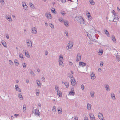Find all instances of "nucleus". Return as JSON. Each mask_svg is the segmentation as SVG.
I'll return each instance as SVG.
<instances>
[{
    "instance_id": "46",
    "label": "nucleus",
    "mask_w": 120,
    "mask_h": 120,
    "mask_svg": "<svg viewBox=\"0 0 120 120\" xmlns=\"http://www.w3.org/2000/svg\"><path fill=\"white\" fill-rule=\"evenodd\" d=\"M19 57L21 58H23V55L22 54V53H20L19 55Z\"/></svg>"
},
{
    "instance_id": "32",
    "label": "nucleus",
    "mask_w": 120,
    "mask_h": 120,
    "mask_svg": "<svg viewBox=\"0 0 120 120\" xmlns=\"http://www.w3.org/2000/svg\"><path fill=\"white\" fill-rule=\"evenodd\" d=\"M26 106L25 105H24L23 106V112L25 111L26 109Z\"/></svg>"
},
{
    "instance_id": "21",
    "label": "nucleus",
    "mask_w": 120,
    "mask_h": 120,
    "mask_svg": "<svg viewBox=\"0 0 120 120\" xmlns=\"http://www.w3.org/2000/svg\"><path fill=\"white\" fill-rule=\"evenodd\" d=\"M63 59V58L62 56V55H60L59 58V61H62V60Z\"/></svg>"
},
{
    "instance_id": "50",
    "label": "nucleus",
    "mask_w": 120,
    "mask_h": 120,
    "mask_svg": "<svg viewBox=\"0 0 120 120\" xmlns=\"http://www.w3.org/2000/svg\"><path fill=\"white\" fill-rule=\"evenodd\" d=\"M22 66L24 68H25L26 67V65L25 63L22 64Z\"/></svg>"
},
{
    "instance_id": "16",
    "label": "nucleus",
    "mask_w": 120,
    "mask_h": 120,
    "mask_svg": "<svg viewBox=\"0 0 120 120\" xmlns=\"http://www.w3.org/2000/svg\"><path fill=\"white\" fill-rule=\"evenodd\" d=\"M5 18L8 19V21H11V18L8 15H7L5 16Z\"/></svg>"
},
{
    "instance_id": "51",
    "label": "nucleus",
    "mask_w": 120,
    "mask_h": 120,
    "mask_svg": "<svg viewBox=\"0 0 120 120\" xmlns=\"http://www.w3.org/2000/svg\"><path fill=\"white\" fill-rule=\"evenodd\" d=\"M50 27L52 28H53L54 27L53 25L52 24H50Z\"/></svg>"
},
{
    "instance_id": "47",
    "label": "nucleus",
    "mask_w": 120,
    "mask_h": 120,
    "mask_svg": "<svg viewBox=\"0 0 120 120\" xmlns=\"http://www.w3.org/2000/svg\"><path fill=\"white\" fill-rule=\"evenodd\" d=\"M16 91H18L19 92H21V89H20L19 88H18L16 89Z\"/></svg>"
},
{
    "instance_id": "11",
    "label": "nucleus",
    "mask_w": 120,
    "mask_h": 120,
    "mask_svg": "<svg viewBox=\"0 0 120 120\" xmlns=\"http://www.w3.org/2000/svg\"><path fill=\"white\" fill-rule=\"evenodd\" d=\"M79 65H81L82 67H84L86 65V64L85 63L81 62H79Z\"/></svg>"
},
{
    "instance_id": "35",
    "label": "nucleus",
    "mask_w": 120,
    "mask_h": 120,
    "mask_svg": "<svg viewBox=\"0 0 120 120\" xmlns=\"http://www.w3.org/2000/svg\"><path fill=\"white\" fill-rule=\"evenodd\" d=\"M30 74L32 76H34L35 75L34 73V72H33V71H31L30 72Z\"/></svg>"
},
{
    "instance_id": "42",
    "label": "nucleus",
    "mask_w": 120,
    "mask_h": 120,
    "mask_svg": "<svg viewBox=\"0 0 120 120\" xmlns=\"http://www.w3.org/2000/svg\"><path fill=\"white\" fill-rule=\"evenodd\" d=\"M52 111L54 112H55L56 111V107L55 106H54L53 107V109H52Z\"/></svg>"
},
{
    "instance_id": "59",
    "label": "nucleus",
    "mask_w": 120,
    "mask_h": 120,
    "mask_svg": "<svg viewBox=\"0 0 120 120\" xmlns=\"http://www.w3.org/2000/svg\"><path fill=\"white\" fill-rule=\"evenodd\" d=\"M84 120H88V118L86 116H85L84 118Z\"/></svg>"
},
{
    "instance_id": "5",
    "label": "nucleus",
    "mask_w": 120,
    "mask_h": 120,
    "mask_svg": "<svg viewBox=\"0 0 120 120\" xmlns=\"http://www.w3.org/2000/svg\"><path fill=\"white\" fill-rule=\"evenodd\" d=\"M81 54L79 53L77 54V59L76 61H78L80 60L81 59Z\"/></svg>"
},
{
    "instance_id": "19",
    "label": "nucleus",
    "mask_w": 120,
    "mask_h": 120,
    "mask_svg": "<svg viewBox=\"0 0 120 120\" xmlns=\"http://www.w3.org/2000/svg\"><path fill=\"white\" fill-rule=\"evenodd\" d=\"M111 95L112 99L113 100H115L116 98L114 94L113 93L111 94Z\"/></svg>"
},
{
    "instance_id": "13",
    "label": "nucleus",
    "mask_w": 120,
    "mask_h": 120,
    "mask_svg": "<svg viewBox=\"0 0 120 120\" xmlns=\"http://www.w3.org/2000/svg\"><path fill=\"white\" fill-rule=\"evenodd\" d=\"M98 117L101 120H102V119L103 118V115L101 113L99 114Z\"/></svg>"
},
{
    "instance_id": "7",
    "label": "nucleus",
    "mask_w": 120,
    "mask_h": 120,
    "mask_svg": "<svg viewBox=\"0 0 120 120\" xmlns=\"http://www.w3.org/2000/svg\"><path fill=\"white\" fill-rule=\"evenodd\" d=\"M32 33H33L36 34L37 33V29L35 27H33L31 29Z\"/></svg>"
},
{
    "instance_id": "52",
    "label": "nucleus",
    "mask_w": 120,
    "mask_h": 120,
    "mask_svg": "<svg viewBox=\"0 0 120 120\" xmlns=\"http://www.w3.org/2000/svg\"><path fill=\"white\" fill-rule=\"evenodd\" d=\"M81 88L82 90H84V85H81Z\"/></svg>"
},
{
    "instance_id": "24",
    "label": "nucleus",
    "mask_w": 120,
    "mask_h": 120,
    "mask_svg": "<svg viewBox=\"0 0 120 120\" xmlns=\"http://www.w3.org/2000/svg\"><path fill=\"white\" fill-rule=\"evenodd\" d=\"M2 43L4 47H5L6 46L7 44L5 41H2Z\"/></svg>"
},
{
    "instance_id": "26",
    "label": "nucleus",
    "mask_w": 120,
    "mask_h": 120,
    "mask_svg": "<svg viewBox=\"0 0 120 120\" xmlns=\"http://www.w3.org/2000/svg\"><path fill=\"white\" fill-rule=\"evenodd\" d=\"M64 85H65L66 87L67 88H68L69 86V83L67 82H65L64 83Z\"/></svg>"
},
{
    "instance_id": "56",
    "label": "nucleus",
    "mask_w": 120,
    "mask_h": 120,
    "mask_svg": "<svg viewBox=\"0 0 120 120\" xmlns=\"http://www.w3.org/2000/svg\"><path fill=\"white\" fill-rule=\"evenodd\" d=\"M69 44H68V46L66 47V48L67 49V50H68L69 49Z\"/></svg>"
},
{
    "instance_id": "29",
    "label": "nucleus",
    "mask_w": 120,
    "mask_h": 120,
    "mask_svg": "<svg viewBox=\"0 0 120 120\" xmlns=\"http://www.w3.org/2000/svg\"><path fill=\"white\" fill-rule=\"evenodd\" d=\"M89 1L91 4L92 5H94L95 4L94 2L93 1V0H90Z\"/></svg>"
},
{
    "instance_id": "48",
    "label": "nucleus",
    "mask_w": 120,
    "mask_h": 120,
    "mask_svg": "<svg viewBox=\"0 0 120 120\" xmlns=\"http://www.w3.org/2000/svg\"><path fill=\"white\" fill-rule=\"evenodd\" d=\"M0 3L1 4H4V0H1Z\"/></svg>"
},
{
    "instance_id": "55",
    "label": "nucleus",
    "mask_w": 120,
    "mask_h": 120,
    "mask_svg": "<svg viewBox=\"0 0 120 120\" xmlns=\"http://www.w3.org/2000/svg\"><path fill=\"white\" fill-rule=\"evenodd\" d=\"M42 80L43 81H45V79L44 77H42Z\"/></svg>"
},
{
    "instance_id": "54",
    "label": "nucleus",
    "mask_w": 120,
    "mask_h": 120,
    "mask_svg": "<svg viewBox=\"0 0 120 120\" xmlns=\"http://www.w3.org/2000/svg\"><path fill=\"white\" fill-rule=\"evenodd\" d=\"M65 31V34H66V36H68V32L67 31Z\"/></svg>"
},
{
    "instance_id": "36",
    "label": "nucleus",
    "mask_w": 120,
    "mask_h": 120,
    "mask_svg": "<svg viewBox=\"0 0 120 120\" xmlns=\"http://www.w3.org/2000/svg\"><path fill=\"white\" fill-rule=\"evenodd\" d=\"M51 11L52 13H56V11L55 9L54 8H52L51 9Z\"/></svg>"
},
{
    "instance_id": "43",
    "label": "nucleus",
    "mask_w": 120,
    "mask_h": 120,
    "mask_svg": "<svg viewBox=\"0 0 120 120\" xmlns=\"http://www.w3.org/2000/svg\"><path fill=\"white\" fill-rule=\"evenodd\" d=\"M90 95L91 97H93L94 96V93L92 92H91Z\"/></svg>"
},
{
    "instance_id": "60",
    "label": "nucleus",
    "mask_w": 120,
    "mask_h": 120,
    "mask_svg": "<svg viewBox=\"0 0 120 120\" xmlns=\"http://www.w3.org/2000/svg\"><path fill=\"white\" fill-rule=\"evenodd\" d=\"M71 91H70L73 92V91H74V89L73 88V87L71 88Z\"/></svg>"
},
{
    "instance_id": "27",
    "label": "nucleus",
    "mask_w": 120,
    "mask_h": 120,
    "mask_svg": "<svg viewBox=\"0 0 120 120\" xmlns=\"http://www.w3.org/2000/svg\"><path fill=\"white\" fill-rule=\"evenodd\" d=\"M112 39L113 41L116 42V39L114 36L112 35Z\"/></svg>"
},
{
    "instance_id": "22",
    "label": "nucleus",
    "mask_w": 120,
    "mask_h": 120,
    "mask_svg": "<svg viewBox=\"0 0 120 120\" xmlns=\"http://www.w3.org/2000/svg\"><path fill=\"white\" fill-rule=\"evenodd\" d=\"M58 95L59 97H60L62 96V93L60 91H59L57 92Z\"/></svg>"
},
{
    "instance_id": "6",
    "label": "nucleus",
    "mask_w": 120,
    "mask_h": 120,
    "mask_svg": "<svg viewBox=\"0 0 120 120\" xmlns=\"http://www.w3.org/2000/svg\"><path fill=\"white\" fill-rule=\"evenodd\" d=\"M45 16L48 19H50L51 18V15L49 12H47L45 14Z\"/></svg>"
},
{
    "instance_id": "17",
    "label": "nucleus",
    "mask_w": 120,
    "mask_h": 120,
    "mask_svg": "<svg viewBox=\"0 0 120 120\" xmlns=\"http://www.w3.org/2000/svg\"><path fill=\"white\" fill-rule=\"evenodd\" d=\"M15 65L16 66H18L19 65L18 61L16 59H15L14 60Z\"/></svg>"
},
{
    "instance_id": "25",
    "label": "nucleus",
    "mask_w": 120,
    "mask_h": 120,
    "mask_svg": "<svg viewBox=\"0 0 120 120\" xmlns=\"http://www.w3.org/2000/svg\"><path fill=\"white\" fill-rule=\"evenodd\" d=\"M68 76L69 78L71 79V80L72 78H74L73 77V75L70 73L68 74Z\"/></svg>"
},
{
    "instance_id": "40",
    "label": "nucleus",
    "mask_w": 120,
    "mask_h": 120,
    "mask_svg": "<svg viewBox=\"0 0 120 120\" xmlns=\"http://www.w3.org/2000/svg\"><path fill=\"white\" fill-rule=\"evenodd\" d=\"M69 45V49H71L73 46V45L72 44H70L69 42L68 44Z\"/></svg>"
},
{
    "instance_id": "33",
    "label": "nucleus",
    "mask_w": 120,
    "mask_h": 120,
    "mask_svg": "<svg viewBox=\"0 0 120 120\" xmlns=\"http://www.w3.org/2000/svg\"><path fill=\"white\" fill-rule=\"evenodd\" d=\"M26 56L28 58H29L30 57V56L29 55V54L28 53V52H27V53L26 52L25 53Z\"/></svg>"
},
{
    "instance_id": "12",
    "label": "nucleus",
    "mask_w": 120,
    "mask_h": 120,
    "mask_svg": "<svg viewBox=\"0 0 120 120\" xmlns=\"http://www.w3.org/2000/svg\"><path fill=\"white\" fill-rule=\"evenodd\" d=\"M95 74L93 72L91 73L90 74V76L91 78L92 79H95Z\"/></svg>"
},
{
    "instance_id": "53",
    "label": "nucleus",
    "mask_w": 120,
    "mask_h": 120,
    "mask_svg": "<svg viewBox=\"0 0 120 120\" xmlns=\"http://www.w3.org/2000/svg\"><path fill=\"white\" fill-rule=\"evenodd\" d=\"M15 89H16L19 88L18 86L17 85H16L15 86Z\"/></svg>"
},
{
    "instance_id": "20",
    "label": "nucleus",
    "mask_w": 120,
    "mask_h": 120,
    "mask_svg": "<svg viewBox=\"0 0 120 120\" xmlns=\"http://www.w3.org/2000/svg\"><path fill=\"white\" fill-rule=\"evenodd\" d=\"M75 93L74 92L70 91L69 94L68 95H72L73 96L75 95Z\"/></svg>"
},
{
    "instance_id": "15",
    "label": "nucleus",
    "mask_w": 120,
    "mask_h": 120,
    "mask_svg": "<svg viewBox=\"0 0 120 120\" xmlns=\"http://www.w3.org/2000/svg\"><path fill=\"white\" fill-rule=\"evenodd\" d=\"M87 109L88 110H90L91 109V105L88 103L87 104Z\"/></svg>"
},
{
    "instance_id": "3",
    "label": "nucleus",
    "mask_w": 120,
    "mask_h": 120,
    "mask_svg": "<svg viewBox=\"0 0 120 120\" xmlns=\"http://www.w3.org/2000/svg\"><path fill=\"white\" fill-rule=\"evenodd\" d=\"M26 41L27 43V45L28 46V47L31 48L32 46L31 41L29 39L26 40Z\"/></svg>"
},
{
    "instance_id": "2",
    "label": "nucleus",
    "mask_w": 120,
    "mask_h": 120,
    "mask_svg": "<svg viewBox=\"0 0 120 120\" xmlns=\"http://www.w3.org/2000/svg\"><path fill=\"white\" fill-rule=\"evenodd\" d=\"M71 81V85L73 86H75L76 85V82L74 78H72Z\"/></svg>"
},
{
    "instance_id": "49",
    "label": "nucleus",
    "mask_w": 120,
    "mask_h": 120,
    "mask_svg": "<svg viewBox=\"0 0 120 120\" xmlns=\"http://www.w3.org/2000/svg\"><path fill=\"white\" fill-rule=\"evenodd\" d=\"M112 13L114 15V16L115 17L116 16V14L115 11L114 10H113L112 11Z\"/></svg>"
},
{
    "instance_id": "14",
    "label": "nucleus",
    "mask_w": 120,
    "mask_h": 120,
    "mask_svg": "<svg viewBox=\"0 0 120 120\" xmlns=\"http://www.w3.org/2000/svg\"><path fill=\"white\" fill-rule=\"evenodd\" d=\"M58 108H59L60 109H61L60 110V109H59L58 108V114H61L62 113V109L60 107H59Z\"/></svg>"
},
{
    "instance_id": "64",
    "label": "nucleus",
    "mask_w": 120,
    "mask_h": 120,
    "mask_svg": "<svg viewBox=\"0 0 120 120\" xmlns=\"http://www.w3.org/2000/svg\"><path fill=\"white\" fill-rule=\"evenodd\" d=\"M6 37L7 38V39H9V36L8 35H6Z\"/></svg>"
},
{
    "instance_id": "44",
    "label": "nucleus",
    "mask_w": 120,
    "mask_h": 120,
    "mask_svg": "<svg viewBox=\"0 0 120 120\" xmlns=\"http://www.w3.org/2000/svg\"><path fill=\"white\" fill-rule=\"evenodd\" d=\"M29 5H30V6H32V7H31V8L33 9L34 8V6L33 5V4L32 3H29Z\"/></svg>"
},
{
    "instance_id": "4",
    "label": "nucleus",
    "mask_w": 120,
    "mask_h": 120,
    "mask_svg": "<svg viewBox=\"0 0 120 120\" xmlns=\"http://www.w3.org/2000/svg\"><path fill=\"white\" fill-rule=\"evenodd\" d=\"M33 113L35 114H38L39 115V114L40 113L38 109H36L34 110V109H33Z\"/></svg>"
},
{
    "instance_id": "63",
    "label": "nucleus",
    "mask_w": 120,
    "mask_h": 120,
    "mask_svg": "<svg viewBox=\"0 0 120 120\" xmlns=\"http://www.w3.org/2000/svg\"><path fill=\"white\" fill-rule=\"evenodd\" d=\"M74 119L75 120H78V118L77 117H75Z\"/></svg>"
},
{
    "instance_id": "38",
    "label": "nucleus",
    "mask_w": 120,
    "mask_h": 120,
    "mask_svg": "<svg viewBox=\"0 0 120 120\" xmlns=\"http://www.w3.org/2000/svg\"><path fill=\"white\" fill-rule=\"evenodd\" d=\"M24 4H25L23 8L24 9L26 10V8H27V6L26 5L25 3H24Z\"/></svg>"
},
{
    "instance_id": "10",
    "label": "nucleus",
    "mask_w": 120,
    "mask_h": 120,
    "mask_svg": "<svg viewBox=\"0 0 120 120\" xmlns=\"http://www.w3.org/2000/svg\"><path fill=\"white\" fill-rule=\"evenodd\" d=\"M90 119L95 120V117L94 115L92 114H91L90 115Z\"/></svg>"
},
{
    "instance_id": "28",
    "label": "nucleus",
    "mask_w": 120,
    "mask_h": 120,
    "mask_svg": "<svg viewBox=\"0 0 120 120\" xmlns=\"http://www.w3.org/2000/svg\"><path fill=\"white\" fill-rule=\"evenodd\" d=\"M59 87L57 85H55V89L56 91H57V92L58 91H59Z\"/></svg>"
},
{
    "instance_id": "37",
    "label": "nucleus",
    "mask_w": 120,
    "mask_h": 120,
    "mask_svg": "<svg viewBox=\"0 0 120 120\" xmlns=\"http://www.w3.org/2000/svg\"><path fill=\"white\" fill-rule=\"evenodd\" d=\"M105 33L107 36H109V32L107 30H106L105 31Z\"/></svg>"
},
{
    "instance_id": "9",
    "label": "nucleus",
    "mask_w": 120,
    "mask_h": 120,
    "mask_svg": "<svg viewBox=\"0 0 120 120\" xmlns=\"http://www.w3.org/2000/svg\"><path fill=\"white\" fill-rule=\"evenodd\" d=\"M105 87L106 90L107 91H110V89L109 87V86L108 84H105Z\"/></svg>"
},
{
    "instance_id": "62",
    "label": "nucleus",
    "mask_w": 120,
    "mask_h": 120,
    "mask_svg": "<svg viewBox=\"0 0 120 120\" xmlns=\"http://www.w3.org/2000/svg\"><path fill=\"white\" fill-rule=\"evenodd\" d=\"M69 64L71 66L72 65V64H73L71 62H69Z\"/></svg>"
},
{
    "instance_id": "57",
    "label": "nucleus",
    "mask_w": 120,
    "mask_h": 120,
    "mask_svg": "<svg viewBox=\"0 0 120 120\" xmlns=\"http://www.w3.org/2000/svg\"><path fill=\"white\" fill-rule=\"evenodd\" d=\"M59 20L60 22H62L64 21L63 19H59Z\"/></svg>"
},
{
    "instance_id": "58",
    "label": "nucleus",
    "mask_w": 120,
    "mask_h": 120,
    "mask_svg": "<svg viewBox=\"0 0 120 120\" xmlns=\"http://www.w3.org/2000/svg\"><path fill=\"white\" fill-rule=\"evenodd\" d=\"M26 82L27 83H28L29 82V80L27 79H26L25 80Z\"/></svg>"
},
{
    "instance_id": "18",
    "label": "nucleus",
    "mask_w": 120,
    "mask_h": 120,
    "mask_svg": "<svg viewBox=\"0 0 120 120\" xmlns=\"http://www.w3.org/2000/svg\"><path fill=\"white\" fill-rule=\"evenodd\" d=\"M59 65L60 66H64V64L62 61H59Z\"/></svg>"
},
{
    "instance_id": "23",
    "label": "nucleus",
    "mask_w": 120,
    "mask_h": 120,
    "mask_svg": "<svg viewBox=\"0 0 120 120\" xmlns=\"http://www.w3.org/2000/svg\"><path fill=\"white\" fill-rule=\"evenodd\" d=\"M38 85V86L40 87L41 86V84L39 80H37L36 81Z\"/></svg>"
},
{
    "instance_id": "61",
    "label": "nucleus",
    "mask_w": 120,
    "mask_h": 120,
    "mask_svg": "<svg viewBox=\"0 0 120 120\" xmlns=\"http://www.w3.org/2000/svg\"><path fill=\"white\" fill-rule=\"evenodd\" d=\"M101 62V63L100 64V65L101 66H103V62Z\"/></svg>"
},
{
    "instance_id": "34",
    "label": "nucleus",
    "mask_w": 120,
    "mask_h": 120,
    "mask_svg": "<svg viewBox=\"0 0 120 120\" xmlns=\"http://www.w3.org/2000/svg\"><path fill=\"white\" fill-rule=\"evenodd\" d=\"M19 97L20 100H22L23 99V98L22 95L19 94Z\"/></svg>"
},
{
    "instance_id": "8",
    "label": "nucleus",
    "mask_w": 120,
    "mask_h": 120,
    "mask_svg": "<svg viewBox=\"0 0 120 120\" xmlns=\"http://www.w3.org/2000/svg\"><path fill=\"white\" fill-rule=\"evenodd\" d=\"M114 19L112 20V21H113L114 22H116L118 20L119 18L117 16H116L115 17H114Z\"/></svg>"
},
{
    "instance_id": "41",
    "label": "nucleus",
    "mask_w": 120,
    "mask_h": 120,
    "mask_svg": "<svg viewBox=\"0 0 120 120\" xmlns=\"http://www.w3.org/2000/svg\"><path fill=\"white\" fill-rule=\"evenodd\" d=\"M36 95L38 96L39 95V90H36Z\"/></svg>"
},
{
    "instance_id": "45",
    "label": "nucleus",
    "mask_w": 120,
    "mask_h": 120,
    "mask_svg": "<svg viewBox=\"0 0 120 120\" xmlns=\"http://www.w3.org/2000/svg\"><path fill=\"white\" fill-rule=\"evenodd\" d=\"M60 12L62 15H64L65 14H66V13L64 11H61Z\"/></svg>"
},
{
    "instance_id": "39",
    "label": "nucleus",
    "mask_w": 120,
    "mask_h": 120,
    "mask_svg": "<svg viewBox=\"0 0 120 120\" xmlns=\"http://www.w3.org/2000/svg\"><path fill=\"white\" fill-rule=\"evenodd\" d=\"M9 64L11 65H13V63L12 62L11 60H9Z\"/></svg>"
},
{
    "instance_id": "1",
    "label": "nucleus",
    "mask_w": 120,
    "mask_h": 120,
    "mask_svg": "<svg viewBox=\"0 0 120 120\" xmlns=\"http://www.w3.org/2000/svg\"><path fill=\"white\" fill-rule=\"evenodd\" d=\"M76 18L77 20L81 24H83L84 23V21L83 19L81 16L77 17Z\"/></svg>"
},
{
    "instance_id": "30",
    "label": "nucleus",
    "mask_w": 120,
    "mask_h": 120,
    "mask_svg": "<svg viewBox=\"0 0 120 120\" xmlns=\"http://www.w3.org/2000/svg\"><path fill=\"white\" fill-rule=\"evenodd\" d=\"M64 25L66 26H68V22L67 21H65L64 22Z\"/></svg>"
},
{
    "instance_id": "31",
    "label": "nucleus",
    "mask_w": 120,
    "mask_h": 120,
    "mask_svg": "<svg viewBox=\"0 0 120 120\" xmlns=\"http://www.w3.org/2000/svg\"><path fill=\"white\" fill-rule=\"evenodd\" d=\"M116 56L117 60H120V55H116Z\"/></svg>"
}]
</instances>
